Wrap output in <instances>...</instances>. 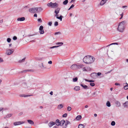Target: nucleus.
<instances>
[{"label": "nucleus", "mask_w": 128, "mask_h": 128, "mask_svg": "<svg viewBox=\"0 0 128 128\" xmlns=\"http://www.w3.org/2000/svg\"><path fill=\"white\" fill-rule=\"evenodd\" d=\"M95 60L94 57L88 55L84 57L83 59V61L86 64H91L94 62Z\"/></svg>", "instance_id": "obj_1"}, {"label": "nucleus", "mask_w": 128, "mask_h": 128, "mask_svg": "<svg viewBox=\"0 0 128 128\" xmlns=\"http://www.w3.org/2000/svg\"><path fill=\"white\" fill-rule=\"evenodd\" d=\"M126 22L124 21L120 23L117 28L119 32H122L125 28Z\"/></svg>", "instance_id": "obj_2"}, {"label": "nucleus", "mask_w": 128, "mask_h": 128, "mask_svg": "<svg viewBox=\"0 0 128 128\" xmlns=\"http://www.w3.org/2000/svg\"><path fill=\"white\" fill-rule=\"evenodd\" d=\"M47 6L48 7H50L53 8H56L58 6V4L56 2L53 3L52 2L48 3L47 4Z\"/></svg>", "instance_id": "obj_3"}, {"label": "nucleus", "mask_w": 128, "mask_h": 128, "mask_svg": "<svg viewBox=\"0 0 128 128\" xmlns=\"http://www.w3.org/2000/svg\"><path fill=\"white\" fill-rule=\"evenodd\" d=\"M29 11L30 12L32 13H36L37 12L36 8H30L29 9Z\"/></svg>", "instance_id": "obj_4"}, {"label": "nucleus", "mask_w": 128, "mask_h": 128, "mask_svg": "<svg viewBox=\"0 0 128 128\" xmlns=\"http://www.w3.org/2000/svg\"><path fill=\"white\" fill-rule=\"evenodd\" d=\"M43 28L44 27L42 26H40L39 30V32L40 34H43L44 33V32Z\"/></svg>", "instance_id": "obj_5"}, {"label": "nucleus", "mask_w": 128, "mask_h": 128, "mask_svg": "<svg viewBox=\"0 0 128 128\" xmlns=\"http://www.w3.org/2000/svg\"><path fill=\"white\" fill-rule=\"evenodd\" d=\"M78 65L75 64L72 65L70 67V68L73 70L78 69Z\"/></svg>", "instance_id": "obj_6"}, {"label": "nucleus", "mask_w": 128, "mask_h": 128, "mask_svg": "<svg viewBox=\"0 0 128 128\" xmlns=\"http://www.w3.org/2000/svg\"><path fill=\"white\" fill-rule=\"evenodd\" d=\"M14 50L13 49L8 50H7L6 53L8 55H10L12 53L14 52Z\"/></svg>", "instance_id": "obj_7"}, {"label": "nucleus", "mask_w": 128, "mask_h": 128, "mask_svg": "<svg viewBox=\"0 0 128 128\" xmlns=\"http://www.w3.org/2000/svg\"><path fill=\"white\" fill-rule=\"evenodd\" d=\"M90 76L92 78L96 79L97 77V73L95 72H93L91 74Z\"/></svg>", "instance_id": "obj_8"}, {"label": "nucleus", "mask_w": 128, "mask_h": 128, "mask_svg": "<svg viewBox=\"0 0 128 128\" xmlns=\"http://www.w3.org/2000/svg\"><path fill=\"white\" fill-rule=\"evenodd\" d=\"M24 123V122H17L14 123V125L16 126L18 125H20Z\"/></svg>", "instance_id": "obj_9"}, {"label": "nucleus", "mask_w": 128, "mask_h": 128, "mask_svg": "<svg viewBox=\"0 0 128 128\" xmlns=\"http://www.w3.org/2000/svg\"><path fill=\"white\" fill-rule=\"evenodd\" d=\"M55 124V122H51L48 124V125L50 127H51L54 125Z\"/></svg>", "instance_id": "obj_10"}, {"label": "nucleus", "mask_w": 128, "mask_h": 128, "mask_svg": "<svg viewBox=\"0 0 128 128\" xmlns=\"http://www.w3.org/2000/svg\"><path fill=\"white\" fill-rule=\"evenodd\" d=\"M25 20V18L24 17L19 18L17 19V20L18 21H23Z\"/></svg>", "instance_id": "obj_11"}, {"label": "nucleus", "mask_w": 128, "mask_h": 128, "mask_svg": "<svg viewBox=\"0 0 128 128\" xmlns=\"http://www.w3.org/2000/svg\"><path fill=\"white\" fill-rule=\"evenodd\" d=\"M115 44H116V45H118V43H117V42H116V43H113L111 44H110L109 45H108L107 46H104V47L100 49V50H102L103 48H106V47H108V46H110V45H111Z\"/></svg>", "instance_id": "obj_12"}, {"label": "nucleus", "mask_w": 128, "mask_h": 128, "mask_svg": "<svg viewBox=\"0 0 128 128\" xmlns=\"http://www.w3.org/2000/svg\"><path fill=\"white\" fill-rule=\"evenodd\" d=\"M80 86H82L85 89H87L89 88L88 87V86L86 85L81 84H80Z\"/></svg>", "instance_id": "obj_13"}, {"label": "nucleus", "mask_w": 128, "mask_h": 128, "mask_svg": "<svg viewBox=\"0 0 128 128\" xmlns=\"http://www.w3.org/2000/svg\"><path fill=\"white\" fill-rule=\"evenodd\" d=\"M68 124H70V122L68 120H66V122L65 124V126L63 127V128H66L67 127L68 125Z\"/></svg>", "instance_id": "obj_14"}, {"label": "nucleus", "mask_w": 128, "mask_h": 128, "mask_svg": "<svg viewBox=\"0 0 128 128\" xmlns=\"http://www.w3.org/2000/svg\"><path fill=\"white\" fill-rule=\"evenodd\" d=\"M36 10H37L36 12H41L43 10V9L41 8H36Z\"/></svg>", "instance_id": "obj_15"}, {"label": "nucleus", "mask_w": 128, "mask_h": 128, "mask_svg": "<svg viewBox=\"0 0 128 128\" xmlns=\"http://www.w3.org/2000/svg\"><path fill=\"white\" fill-rule=\"evenodd\" d=\"M32 96V95H25L24 94H20V97H28V96Z\"/></svg>", "instance_id": "obj_16"}, {"label": "nucleus", "mask_w": 128, "mask_h": 128, "mask_svg": "<svg viewBox=\"0 0 128 128\" xmlns=\"http://www.w3.org/2000/svg\"><path fill=\"white\" fill-rule=\"evenodd\" d=\"M55 124L57 126H59L60 125V123L58 119H57L56 120V122H55Z\"/></svg>", "instance_id": "obj_17"}, {"label": "nucleus", "mask_w": 128, "mask_h": 128, "mask_svg": "<svg viewBox=\"0 0 128 128\" xmlns=\"http://www.w3.org/2000/svg\"><path fill=\"white\" fill-rule=\"evenodd\" d=\"M60 10V8H57L54 11V13L56 14H58Z\"/></svg>", "instance_id": "obj_18"}, {"label": "nucleus", "mask_w": 128, "mask_h": 128, "mask_svg": "<svg viewBox=\"0 0 128 128\" xmlns=\"http://www.w3.org/2000/svg\"><path fill=\"white\" fill-rule=\"evenodd\" d=\"M82 70L83 71H90L91 70V69L90 68H87L86 69L85 67H84L82 68Z\"/></svg>", "instance_id": "obj_19"}, {"label": "nucleus", "mask_w": 128, "mask_h": 128, "mask_svg": "<svg viewBox=\"0 0 128 128\" xmlns=\"http://www.w3.org/2000/svg\"><path fill=\"white\" fill-rule=\"evenodd\" d=\"M123 105L124 108H128V101L125 102L123 104Z\"/></svg>", "instance_id": "obj_20"}, {"label": "nucleus", "mask_w": 128, "mask_h": 128, "mask_svg": "<svg viewBox=\"0 0 128 128\" xmlns=\"http://www.w3.org/2000/svg\"><path fill=\"white\" fill-rule=\"evenodd\" d=\"M63 107V106L62 104H59L57 108L58 109H60Z\"/></svg>", "instance_id": "obj_21"}, {"label": "nucleus", "mask_w": 128, "mask_h": 128, "mask_svg": "<svg viewBox=\"0 0 128 128\" xmlns=\"http://www.w3.org/2000/svg\"><path fill=\"white\" fill-rule=\"evenodd\" d=\"M12 114H8L7 115L5 116L4 117V118H9L11 116H12Z\"/></svg>", "instance_id": "obj_22"}, {"label": "nucleus", "mask_w": 128, "mask_h": 128, "mask_svg": "<svg viewBox=\"0 0 128 128\" xmlns=\"http://www.w3.org/2000/svg\"><path fill=\"white\" fill-rule=\"evenodd\" d=\"M74 90L76 91H78L80 89V87L79 86H76L74 88Z\"/></svg>", "instance_id": "obj_23"}, {"label": "nucleus", "mask_w": 128, "mask_h": 128, "mask_svg": "<svg viewBox=\"0 0 128 128\" xmlns=\"http://www.w3.org/2000/svg\"><path fill=\"white\" fill-rule=\"evenodd\" d=\"M115 104H116L117 106H119L120 105V102L117 101H116L115 102Z\"/></svg>", "instance_id": "obj_24"}, {"label": "nucleus", "mask_w": 128, "mask_h": 128, "mask_svg": "<svg viewBox=\"0 0 128 128\" xmlns=\"http://www.w3.org/2000/svg\"><path fill=\"white\" fill-rule=\"evenodd\" d=\"M27 121L30 124H34V122L32 120H27Z\"/></svg>", "instance_id": "obj_25"}, {"label": "nucleus", "mask_w": 128, "mask_h": 128, "mask_svg": "<svg viewBox=\"0 0 128 128\" xmlns=\"http://www.w3.org/2000/svg\"><path fill=\"white\" fill-rule=\"evenodd\" d=\"M65 121L64 120H62L60 122V126H62L64 123L65 122Z\"/></svg>", "instance_id": "obj_26"}, {"label": "nucleus", "mask_w": 128, "mask_h": 128, "mask_svg": "<svg viewBox=\"0 0 128 128\" xmlns=\"http://www.w3.org/2000/svg\"><path fill=\"white\" fill-rule=\"evenodd\" d=\"M82 116H78L76 118V119L78 120H80L82 118Z\"/></svg>", "instance_id": "obj_27"}, {"label": "nucleus", "mask_w": 128, "mask_h": 128, "mask_svg": "<svg viewBox=\"0 0 128 128\" xmlns=\"http://www.w3.org/2000/svg\"><path fill=\"white\" fill-rule=\"evenodd\" d=\"M68 0H65L63 2V4L64 5H66L68 3Z\"/></svg>", "instance_id": "obj_28"}, {"label": "nucleus", "mask_w": 128, "mask_h": 128, "mask_svg": "<svg viewBox=\"0 0 128 128\" xmlns=\"http://www.w3.org/2000/svg\"><path fill=\"white\" fill-rule=\"evenodd\" d=\"M106 105L108 107L110 106L111 104L110 102H109V101H108L106 103Z\"/></svg>", "instance_id": "obj_29"}, {"label": "nucleus", "mask_w": 128, "mask_h": 128, "mask_svg": "<svg viewBox=\"0 0 128 128\" xmlns=\"http://www.w3.org/2000/svg\"><path fill=\"white\" fill-rule=\"evenodd\" d=\"M84 65L82 64H80L78 65V68H82V67L84 66Z\"/></svg>", "instance_id": "obj_30"}, {"label": "nucleus", "mask_w": 128, "mask_h": 128, "mask_svg": "<svg viewBox=\"0 0 128 128\" xmlns=\"http://www.w3.org/2000/svg\"><path fill=\"white\" fill-rule=\"evenodd\" d=\"M84 126L83 125L80 124L78 125V128H84Z\"/></svg>", "instance_id": "obj_31"}, {"label": "nucleus", "mask_w": 128, "mask_h": 128, "mask_svg": "<svg viewBox=\"0 0 128 128\" xmlns=\"http://www.w3.org/2000/svg\"><path fill=\"white\" fill-rule=\"evenodd\" d=\"M31 70H24L23 71H22L21 72L22 73L24 72H28L30 71Z\"/></svg>", "instance_id": "obj_32"}, {"label": "nucleus", "mask_w": 128, "mask_h": 128, "mask_svg": "<svg viewBox=\"0 0 128 128\" xmlns=\"http://www.w3.org/2000/svg\"><path fill=\"white\" fill-rule=\"evenodd\" d=\"M26 58H24L23 59H22V60H20L19 61V62L20 63L22 62H24V61L25 59Z\"/></svg>", "instance_id": "obj_33"}, {"label": "nucleus", "mask_w": 128, "mask_h": 128, "mask_svg": "<svg viewBox=\"0 0 128 128\" xmlns=\"http://www.w3.org/2000/svg\"><path fill=\"white\" fill-rule=\"evenodd\" d=\"M56 44H59V45H60V46L63 44V43L62 42H58L56 43Z\"/></svg>", "instance_id": "obj_34"}, {"label": "nucleus", "mask_w": 128, "mask_h": 128, "mask_svg": "<svg viewBox=\"0 0 128 128\" xmlns=\"http://www.w3.org/2000/svg\"><path fill=\"white\" fill-rule=\"evenodd\" d=\"M62 16L61 15L60 17H57V18L60 20L61 21H62Z\"/></svg>", "instance_id": "obj_35"}, {"label": "nucleus", "mask_w": 128, "mask_h": 128, "mask_svg": "<svg viewBox=\"0 0 128 128\" xmlns=\"http://www.w3.org/2000/svg\"><path fill=\"white\" fill-rule=\"evenodd\" d=\"M72 109V108L71 107L69 106H68L67 108V110L69 111H70Z\"/></svg>", "instance_id": "obj_36"}, {"label": "nucleus", "mask_w": 128, "mask_h": 128, "mask_svg": "<svg viewBox=\"0 0 128 128\" xmlns=\"http://www.w3.org/2000/svg\"><path fill=\"white\" fill-rule=\"evenodd\" d=\"M115 122L114 121H112L111 123V125L112 126H114L115 124Z\"/></svg>", "instance_id": "obj_37"}, {"label": "nucleus", "mask_w": 128, "mask_h": 128, "mask_svg": "<svg viewBox=\"0 0 128 128\" xmlns=\"http://www.w3.org/2000/svg\"><path fill=\"white\" fill-rule=\"evenodd\" d=\"M78 80L77 77H75V78H73V81L74 82H76Z\"/></svg>", "instance_id": "obj_38"}, {"label": "nucleus", "mask_w": 128, "mask_h": 128, "mask_svg": "<svg viewBox=\"0 0 128 128\" xmlns=\"http://www.w3.org/2000/svg\"><path fill=\"white\" fill-rule=\"evenodd\" d=\"M124 88L125 90L128 89V84L125 86L124 87Z\"/></svg>", "instance_id": "obj_39"}, {"label": "nucleus", "mask_w": 128, "mask_h": 128, "mask_svg": "<svg viewBox=\"0 0 128 128\" xmlns=\"http://www.w3.org/2000/svg\"><path fill=\"white\" fill-rule=\"evenodd\" d=\"M60 46V45H59L58 46H53L52 47H50V48H51V49L53 48H54L58 47H59V46Z\"/></svg>", "instance_id": "obj_40"}, {"label": "nucleus", "mask_w": 128, "mask_h": 128, "mask_svg": "<svg viewBox=\"0 0 128 128\" xmlns=\"http://www.w3.org/2000/svg\"><path fill=\"white\" fill-rule=\"evenodd\" d=\"M11 40V39L10 38H8L7 39V41L8 42H10Z\"/></svg>", "instance_id": "obj_41"}, {"label": "nucleus", "mask_w": 128, "mask_h": 128, "mask_svg": "<svg viewBox=\"0 0 128 128\" xmlns=\"http://www.w3.org/2000/svg\"><path fill=\"white\" fill-rule=\"evenodd\" d=\"M61 34V32H56L54 33V34L55 35H57L58 34Z\"/></svg>", "instance_id": "obj_42"}, {"label": "nucleus", "mask_w": 128, "mask_h": 128, "mask_svg": "<svg viewBox=\"0 0 128 128\" xmlns=\"http://www.w3.org/2000/svg\"><path fill=\"white\" fill-rule=\"evenodd\" d=\"M58 24V23L57 22H56L54 23V26H57Z\"/></svg>", "instance_id": "obj_43"}, {"label": "nucleus", "mask_w": 128, "mask_h": 128, "mask_svg": "<svg viewBox=\"0 0 128 128\" xmlns=\"http://www.w3.org/2000/svg\"><path fill=\"white\" fill-rule=\"evenodd\" d=\"M90 85L92 86H95V84L94 83H90Z\"/></svg>", "instance_id": "obj_44"}, {"label": "nucleus", "mask_w": 128, "mask_h": 128, "mask_svg": "<svg viewBox=\"0 0 128 128\" xmlns=\"http://www.w3.org/2000/svg\"><path fill=\"white\" fill-rule=\"evenodd\" d=\"M67 116V114L66 113H65L62 115V116L63 117H66Z\"/></svg>", "instance_id": "obj_45"}, {"label": "nucleus", "mask_w": 128, "mask_h": 128, "mask_svg": "<svg viewBox=\"0 0 128 128\" xmlns=\"http://www.w3.org/2000/svg\"><path fill=\"white\" fill-rule=\"evenodd\" d=\"M14 40H16L17 39V37L16 36H14L13 38Z\"/></svg>", "instance_id": "obj_46"}, {"label": "nucleus", "mask_w": 128, "mask_h": 128, "mask_svg": "<svg viewBox=\"0 0 128 128\" xmlns=\"http://www.w3.org/2000/svg\"><path fill=\"white\" fill-rule=\"evenodd\" d=\"M86 81L89 82H94V80H86Z\"/></svg>", "instance_id": "obj_47"}, {"label": "nucleus", "mask_w": 128, "mask_h": 128, "mask_svg": "<svg viewBox=\"0 0 128 128\" xmlns=\"http://www.w3.org/2000/svg\"><path fill=\"white\" fill-rule=\"evenodd\" d=\"M4 62V60H3L2 58L0 57V63L3 62Z\"/></svg>", "instance_id": "obj_48"}, {"label": "nucleus", "mask_w": 128, "mask_h": 128, "mask_svg": "<svg viewBox=\"0 0 128 128\" xmlns=\"http://www.w3.org/2000/svg\"><path fill=\"white\" fill-rule=\"evenodd\" d=\"M52 22H49L48 23V25L50 26H52Z\"/></svg>", "instance_id": "obj_49"}, {"label": "nucleus", "mask_w": 128, "mask_h": 128, "mask_svg": "<svg viewBox=\"0 0 128 128\" xmlns=\"http://www.w3.org/2000/svg\"><path fill=\"white\" fill-rule=\"evenodd\" d=\"M38 22H42V21L41 20V19L40 18L38 19Z\"/></svg>", "instance_id": "obj_50"}, {"label": "nucleus", "mask_w": 128, "mask_h": 128, "mask_svg": "<svg viewBox=\"0 0 128 128\" xmlns=\"http://www.w3.org/2000/svg\"><path fill=\"white\" fill-rule=\"evenodd\" d=\"M101 74V73L100 72H98L97 74V75L98 76H99Z\"/></svg>", "instance_id": "obj_51"}, {"label": "nucleus", "mask_w": 128, "mask_h": 128, "mask_svg": "<svg viewBox=\"0 0 128 128\" xmlns=\"http://www.w3.org/2000/svg\"><path fill=\"white\" fill-rule=\"evenodd\" d=\"M115 85L116 86H120V84L118 83H116L115 84Z\"/></svg>", "instance_id": "obj_52"}, {"label": "nucleus", "mask_w": 128, "mask_h": 128, "mask_svg": "<svg viewBox=\"0 0 128 128\" xmlns=\"http://www.w3.org/2000/svg\"><path fill=\"white\" fill-rule=\"evenodd\" d=\"M35 35V34H32V35H28L27 36H28L29 37H30V36H34V35Z\"/></svg>", "instance_id": "obj_53"}, {"label": "nucleus", "mask_w": 128, "mask_h": 128, "mask_svg": "<svg viewBox=\"0 0 128 128\" xmlns=\"http://www.w3.org/2000/svg\"><path fill=\"white\" fill-rule=\"evenodd\" d=\"M74 5L73 4H72L70 7V8H73L74 6Z\"/></svg>", "instance_id": "obj_54"}, {"label": "nucleus", "mask_w": 128, "mask_h": 128, "mask_svg": "<svg viewBox=\"0 0 128 128\" xmlns=\"http://www.w3.org/2000/svg\"><path fill=\"white\" fill-rule=\"evenodd\" d=\"M121 18H120V19H122L123 17V13H122V14H121Z\"/></svg>", "instance_id": "obj_55"}, {"label": "nucleus", "mask_w": 128, "mask_h": 128, "mask_svg": "<svg viewBox=\"0 0 128 128\" xmlns=\"http://www.w3.org/2000/svg\"><path fill=\"white\" fill-rule=\"evenodd\" d=\"M52 62L51 61H49L48 62V63L49 64H52Z\"/></svg>", "instance_id": "obj_56"}, {"label": "nucleus", "mask_w": 128, "mask_h": 128, "mask_svg": "<svg viewBox=\"0 0 128 128\" xmlns=\"http://www.w3.org/2000/svg\"><path fill=\"white\" fill-rule=\"evenodd\" d=\"M22 114H23L22 112H20L19 114V115H20V116H21L22 115Z\"/></svg>", "instance_id": "obj_57"}, {"label": "nucleus", "mask_w": 128, "mask_h": 128, "mask_svg": "<svg viewBox=\"0 0 128 128\" xmlns=\"http://www.w3.org/2000/svg\"><path fill=\"white\" fill-rule=\"evenodd\" d=\"M34 17H37V15L36 14H34Z\"/></svg>", "instance_id": "obj_58"}, {"label": "nucleus", "mask_w": 128, "mask_h": 128, "mask_svg": "<svg viewBox=\"0 0 128 128\" xmlns=\"http://www.w3.org/2000/svg\"><path fill=\"white\" fill-rule=\"evenodd\" d=\"M37 60H42V58H39L38 59H37Z\"/></svg>", "instance_id": "obj_59"}, {"label": "nucleus", "mask_w": 128, "mask_h": 128, "mask_svg": "<svg viewBox=\"0 0 128 128\" xmlns=\"http://www.w3.org/2000/svg\"><path fill=\"white\" fill-rule=\"evenodd\" d=\"M50 94L51 95H52L53 94V92L52 91L51 92H50Z\"/></svg>", "instance_id": "obj_60"}, {"label": "nucleus", "mask_w": 128, "mask_h": 128, "mask_svg": "<svg viewBox=\"0 0 128 128\" xmlns=\"http://www.w3.org/2000/svg\"><path fill=\"white\" fill-rule=\"evenodd\" d=\"M3 22V20L2 19L1 20H0V23H2Z\"/></svg>", "instance_id": "obj_61"}, {"label": "nucleus", "mask_w": 128, "mask_h": 128, "mask_svg": "<svg viewBox=\"0 0 128 128\" xmlns=\"http://www.w3.org/2000/svg\"><path fill=\"white\" fill-rule=\"evenodd\" d=\"M41 64H42V67L43 68H46V67H44V65L42 64V63Z\"/></svg>", "instance_id": "obj_62"}, {"label": "nucleus", "mask_w": 128, "mask_h": 128, "mask_svg": "<svg viewBox=\"0 0 128 128\" xmlns=\"http://www.w3.org/2000/svg\"><path fill=\"white\" fill-rule=\"evenodd\" d=\"M55 16L56 17V18L57 17H58V14H56L55 15Z\"/></svg>", "instance_id": "obj_63"}, {"label": "nucleus", "mask_w": 128, "mask_h": 128, "mask_svg": "<svg viewBox=\"0 0 128 128\" xmlns=\"http://www.w3.org/2000/svg\"><path fill=\"white\" fill-rule=\"evenodd\" d=\"M94 116L95 117H96L97 116V114H94Z\"/></svg>", "instance_id": "obj_64"}]
</instances>
